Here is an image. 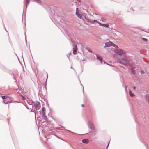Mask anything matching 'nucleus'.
Here are the masks:
<instances>
[{
    "mask_svg": "<svg viewBox=\"0 0 149 149\" xmlns=\"http://www.w3.org/2000/svg\"><path fill=\"white\" fill-rule=\"evenodd\" d=\"M45 109L44 107H43L42 108V111H44V110Z\"/></svg>",
    "mask_w": 149,
    "mask_h": 149,
    "instance_id": "27",
    "label": "nucleus"
},
{
    "mask_svg": "<svg viewBox=\"0 0 149 149\" xmlns=\"http://www.w3.org/2000/svg\"><path fill=\"white\" fill-rule=\"evenodd\" d=\"M68 39L69 40H70L72 44L73 45V46H74V41L72 40V39H71V38L70 37H69L68 38Z\"/></svg>",
    "mask_w": 149,
    "mask_h": 149,
    "instance_id": "15",
    "label": "nucleus"
},
{
    "mask_svg": "<svg viewBox=\"0 0 149 149\" xmlns=\"http://www.w3.org/2000/svg\"><path fill=\"white\" fill-rule=\"evenodd\" d=\"M82 141L83 143H87L89 142V140L88 139H84L82 140Z\"/></svg>",
    "mask_w": 149,
    "mask_h": 149,
    "instance_id": "10",
    "label": "nucleus"
},
{
    "mask_svg": "<svg viewBox=\"0 0 149 149\" xmlns=\"http://www.w3.org/2000/svg\"><path fill=\"white\" fill-rule=\"evenodd\" d=\"M133 89H136V87H135V86H134V87H133Z\"/></svg>",
    "mask_w": 149,
    "mask_h": 149,
    "instance_id": "35",
    "label": "nucleus"
},
{
    "mask_svg": "<svg viewBox=\"0 0 149 149\" xmlns=\"http://www.w3.org/2000/svg\"><path fill=\"white\" fill-rule=\"evenodd\" d=\"M81 106L82 107H84L85 106V105L84 104H82L81 105Z\"/></svg>",
    "mask_w": 149,
    "mask_h": 149,
    "instance_id": "34",
    "label": "nucleus"
},
{
    "mask_svg": "<svg viewBox=\"0 0 149 149\" xmlns=\"http://www.w3.org/2000/svg\"><path fill=\"white\" fill-rule=\"evenodd\" d=\"M72 149H77V148H75L74 147H73V146L72 147Z\"/></svg>",
    "mask_w": 149,
    "mask_h": 149,
    "instance_id": "28",
    "label": "nucleus"
},
{
    "mask_svg": "<svg viewBox=\"0 0 149 149\" xmlns=\"http://www.w3.org/2000/svg\"><path fill=\"white\" fill-rule=\"evenodd\" d=\"M5 30H6V31H7V30H6V29H5Z\"/></svg>",
    "mask_w": 149,
    "mask_h": 149,
    "instance_id": "45",
    "label": "nucleus"
},
{
    "mask_svg": "<svg viewBox=\"0 0 149 149\" xmlns=\"http://www.w3.org/2000/svg\"><path fill=\"white\" fill-rule=\"evenodd\" d=\"M22 97L23 100H24L25 99V98L22 95Z\"/></svg>",
    "mask_w": 149,
    "mask_h": 149,
    "instance_id": "32",
    "label": "nucleus"
},
{
    "mask_svg": "<svg viewBox=\"0 0 149 149\" xmlns=\"http://www.w3.org/2000/svg\"><path fill=\"white\" fill-rule=\"evenodd\" d=\"M47 77H48V76H47V78L46 79V82H45V86H44V88H45L46 90L47 89L46 85H47Z\"/></svg>",
    "mask_w": 149,
    "mask_h": 149,
    "instance_id": "19",
    "label": "nucleus"
},
{
    "mask_svg": "<svg viewBox=\"0 0 149 149\" xmlns=\"http://www.w3.org/2000/svg\"><path fill=\"white\" fill-rule=\"evenodd\" d=\"M96 22L98 23L99 25L100 26H102L105 27V28H109V25L108 24H102L100 23L99 22L97 21Z\"/></svg>",
    "mask_w": 149,
    "mask_h": 149,
    "instance_id": "6",
    "label": "nucleus"
},
{
    "mask_svg": "<svg viewBox=\"0 0 149 149\" xmlns=\"http://www.w3.org/2000/svg\"><path fill=\"white\" fill-rule=\"evenodd\" d=\"M104 62V64H106L107 63L106 62H105V61H103Z\"/></svg>",
    "mask_w": 149,
    "mask_h": 149,
    "instance_id": "36",
    "label": "nucleus"
},
{
    "mask_svg": "<svg viewBox=\"0 0 149 149\" xmlns=\"http://www.w3.org/2000/svg\"><path fill=\"white\" fill-rule=\"evenodd\" d=\"M43 119H45V121L46 120H47V116H45Z\"/></svg>",
    "mask_w": 149,
    "mask_h": 149,
    "instance_id": "26",
    "label": "nucleus"
},
{
    "mask_svg": "<svg viewBox=\"0 0 149 149\" xmlns=\"http://www.w3.org/2000/svg\"><path fill=\"white\" fill-rule=\"evenodd\" d=\"M34 107L37 109V110H39L40 108V104L39 102L36 101L34 103Z\"/></svg>",
    "mask_w": 149,
    "mask_h": 149,
    "instance_id": "3",
    "label": "nucleus"
},
{
    "mask_svg": "<svg viewBox=\"0 0 149 149\" xmlns=\"http://www.w3.org/2000/svg\"><path fill=\"white\" fill-rule=\"evenodd\" d=\"M76 14L79 17V18L80 19L81 18L82 16L81 14L79 13L78 12H76Z\"/></svg>",
    "mask_w": 149,
    "mask_h": 149,
    "instance_id": "13",
    "label": "nucleus"
},
{
    "mask_svg": "<svg viewBox=\"0 0 149 149\" xmlns=\"http://www.w3.org/2000/svg\"><path fill=\"white\" fill-rule=\"evenodd\" d=\"M36 113H35V115H36Z\"/></svg>",
    "mask_w": 149,
    "mask_h": 149,
    "instance_id": "48",
    "label": "nucleus"
},
{
    "mask_svg": "<svg viewBox=\"0 0 149 149\" xmlns=\"http://www.w3.org/2000/svg\"><path fill=\"white\" fill-rule=\"evenodd\" d=\"M8 101H7L6 102H4V100L3 101V103H4V104H7L8 103Z\"/></svg>",
    "mask_w": 149,
    "mask_h": 149,
    "instance_id": "23",
    "label": "nucleus"
},
{
    "mask_svg": "<svg viewBox=\"0 0 149 149\" xmlns=\"http://www.w3.org/2000/svg\"><path fill=\"white\" fill-rule=\"evenodd\" d=\"M112 42L111 41H109V42H107L105 43V45L104 47H110L111 46Z\"/></svg>",
    "mask_w": 149,
    "mask_h": 149,
    "instance_id": "8",
    "label": "nucleus"
},
{
    "mask_svg": "<svg viewBox=\"0 0 149 149\" xmlns=\"http://www.w3.org/2000/svg\"><path fill=\"white\" fill-rule=\"evenodd\" d=\"M45 115H44V114L43 115H42V117L43 118H44V117H45Z\"/></svg>",
    "mask_w": 149,
    "mask_h": 149,
    "instance_id": "30",
    "label": "nucleus"
},
{
    "mask_svg": "<svg viewBox=\"0 0 149 149\" xmlns=\"http://www.w3.org/2000/svg\"><path fill=\"white\" fill-rule=\"evenodd\" d=\"M145 98L146 101L149 104V95H146Z\"/></svg>",
    "mask_w": 149,
    "mask_h": 149,
    "instance_id": "12",
    "label": "nucleus"
},
{
    "mask_svg": "<svg viewBox=\"0 0 149 149\" xmlns=\"http://www.w3.org/2000/svg\"><path fill=\"white\" fill-rule=\"evenodd\" d=\"M117 62L124 65H130L131 64L130 61L124 58L118 59L117 60Z\"/></svg>",
    "mask_w": 149,
    "mask_h": 149,
    "instance_id": "1",
    "label": "nucleus"
},
{
    "mask_svg": "<svg viewBox=\"0 0 149 149\" xmlns=\"http://www.w3.org/2000/svg\"><path fill=\"white\" fill-rule=\"evenodd\" d=\"M27 109H29V108H27Z\"/></svg>",
    "mask_w": 149,
    "mask_h": 149,
    "instance_id": "46",
    "label": "nucleus"
},
{
    "mask_svg": "<svg viewBox=\"0 0 149 149\" xmlns=\"http://www.w3.org/2000/svg\"><path fill=\"white\" fill-rule=\"evenodd\" d=\"M35 102H34L32 100H31V101L30 102H31V103H34Z\"/></svg>",
    "mask_w": 149,
    "mask_h": 149,
    "instance_id": "29",
    "label": "nucleus"
},
{
    "mask_svg": "<svg viewBox=\"0 0 149 149\" xmlns=\"http://www.w3.org/2000/svg\"><path fill=\"white\" fill-rule=\"evenodd\" d=\"M71 68H72V66H71Z\"/></svg>",
    "mask_w": 149,
    "mask_h": 149,
    "instance_id": "42",
    "label": "nucleus"
},
{
    "mask_svg": "<svg viewBox=\"0 0 149 149\" xmlns=\"http://www.w3.org/2000/svg\"><path fill=\"white\" fill-rule=\"evenodd\" d=\"M96 58L97 59L99 60L101 63H102L103 62L102 58L100 56H98L97 55H96Z\"/></svg>",
    "mask_w": 149,
    "mask_h": 149,
    "instance_id": "9",
    "label": "nucleus"
},
{
    "mask_svg": "<svg viewBox=\"0 0 149 149\" xmlns=\"http://www.w3.org/2000/svg\"><path fill=\"white\" fill-rule=\"evenodd\" d=\"M1 97L3 99H5L6 98V97L5 96H1Z\"/></svg>",
    "mask_w": 149,
    "mask_h": 149,
    "instance_id": "21",
    "label": "nucleus"
},
{
    "mask_svg": "<svg viewBox=\"0 0 149 149\" xmlns=\"http://www.w3.org/2000/svg\"><path fill=\"white\" fill-rule=\"evenodd\" d=\"M85 18L88 22H89L92 23V24H95L94 23V22H97V20H92L88 18H87L86 17H85Z\"/></svg>",
    "mask_w": 149,
    "mask_h": 149,
    "instance_id": "5",
    "label": "nucleus"
},
{
    "mask_svg": "<svg viewBox=\"0 0 149 149\" xmlns=\"http://www.w3.org/2000/svg\"><path fill=\"white\" fill-rule=\"evenodd\" d=\"M142 39L143 40L146 41H147L148 40L147 39L145 38H142Z\"/></svg>",
    "mask_w": 149,
    "mask_h": 149,
    "instance_id": "20",
    "label": "nucleus"
},
{
    "mask_svg": "<svg viewBox=\"0 0 149 149\" xmlns=\"http://www.w3.org/2000/svg\"><path fill=\"white\" fill-rule=\"evenodd\" d=\"M30 2V0H26V8L27 7V4H29Z\"/></svg>",
    "mask_w": 149,
    "mask_h": 149,
    "instance_id": "16",
    "label": "nucleus"
},
{
    "mask_svg": "<svg viewBox=\"0 0 149 149\" xmlns=\"http://www.w3.org/2000/svg\"><path fill=\"white\" fill-rule=\"evenodd\" d=\"M135 68H132L131 70V72L132 73H133L134 74H136V71H137L136 70H135Z\"/></svg>",
    "mask_w": 149,
    "mask_h": 149,
    "instance_id": "11",
    "label": "nucleus"
},
{
    "mask_svg": "<svg viewBox=\"0 0 149 149\" xmlns=\"http://www.w3.org/2000/svg\"><path fill=\"white\" fill-rule=\"evenodd\" d=\"M129 95L131 97H133L134 96V94L130 91H129Z\"/></svg>",
    "mask_w": 149,
    "mask_h": 149,
    "instance_id": "18",
    "label": "nucleus"
},
{
    "mask_svg": "<svg viewBox=\"0 0 149 149\" xmlns=\"http://www.w3.org/2000/svg\"><path fill=\"white\" fill-rule=\"evenodd\" d=\"M78 8H76V12H78Z\"/></svg>",
    "mask_w": 149,
    "mask_h": 149,
    "instance_id": "31",
    "label": "nucleus"
},
{
    "mask_svg": "<svg viewBox=\"0 0 149 149\" xmlns=\"http://www.w3.org/2000/svg\"><path fill=\"white\" fill-rule=\"evenodd\" d=\"M77 1H79V2H80V0H77Z\"/></svg>",
    "mask_w": 149,
    "mask_h": 149,
    "instance_id": "39",
    "label": "nucleus"
},
{
    "mask_svg": "<svg viewBox=\"0 0 149 149\" xmlns=\"http://www.w3.org/2000/svg\"><path fill=\"white\" fill-rule=\"evenodd\" d=\"M114 51L115 53H116L120 55L125 54V51H123L122 49H118V48L115 49Z\"/></svg>",
    "mask_w": 149,
    "mask_h": 149,
    "instance_id": "2",
    "label": "nucleus"
},
{
    "mask_svg": "<svg viewBox=\"0 0 149 149\" xmlns=\"http://www.w3.org/2000/svg\"><path fill=\"white\" fill-rule=\"evenodd\" d=\"M88 127L90 129L94 130L95 129L94 125L93 123L91 121H89L88 123Z\"/></svg>",
    "mask_w": 149,
    "mask_h": 149,
    "instance_id": "4",
    "label": "nucleus"
},
{
    "mask_svg": "<svg viewBox=\"0 0 149 149\" xmlns=\"http://www.w3.org/2000/svg\"><path fill=\"white\" fill-rule=\"evenodd\" d=\"M67 131H68L70 132H71L70 131V130H67Z\"/></svg>",
    "mask_w": 149,
    "mask_h": 149,
    "instance_id": "41",
    "label": "nucleus"
},
{
    "mask_svg": "<svg viewBox=\"0 0 149 149\" xmlns=\"http://www.w3.org/2000/svg\"><path fill=\"white\" fill-rule=\"evenodd\" d=\"M73 53L74 54H76L77 53V45H75L74 47H73Z\"/></svg>",
    "mask_w": 149,
    "mask_h": 149,
    "instance_id": "7",
    "label": "nucleus"
},
{
    "mask_svg": "<svg viewBox=\"0 0 149 149\" xmlns=\"http://www.w3.org/2000/svg\"><path fill=\"white\" fill-rule=\"evenodd\" d=\"M63 127V128H64V127Z\"/></svg>",
    "mask_w": 149,
    "mask_h": 149,
    "instance_id": "44",
    "label": "nucleus"
},
{
    "mask_svg": "<svg viewBox=\"0 0 149 149\" xmlns=\"http://www.w3.org/2000/svg\"><path fill=\"white\" fill-rule=\"evenodd\" d=\"M33 2L35 1L36 3L39 4H41V1L40 0H33Z\"/></svg>",
    "mask_w": 149,
    "mask_h": 149,
    "instance_id": "14",
    "label": "nucleus"
},
{
    "mask_svg": "<svg viewBox=\"0 0 149 149\" xmlns=\"http://www.w3.org/2000/svg\"><path fill=\"white\" fill-rule=\"evenodd\" d=\"M132 10L133 12H134V10L133 9H132Z\"/></svg>",
    "mask_w": 149,
    "mask_h": 149,
    "instance_id": "40",
    "label": "nucleus"
},
{
    "mask_svg": "<svg viewBox=\"0 0 149 149\" xmlns=\"http://www.w3.org/2000/svg\"><path fill=\"white\" fill-rule=\"evenodd\" d=\"M88 51L89 52H90V53H92V51L91 50V49H88Z\"/></svg>",
    "mask_w": 149,
    "mask_h": 149,
    "instance_id": "25",
    "label": "nucleus"
},
{
    "mask_svg": "<svg viewBox=\"0 0 149 149\" xmlns=\"http://www.w3.org/2000/svg\"><path fill=\"white\" fill-rule=\"evenodd\" d=\"M27 109H29V108H27Z\"/></svg>",
    "mask_w": 149,
    "mask_h": 149,
    "instance_id": "47",
    "label": "nucleus"
},
{
    "mask_svg": "<svg viewBox=\"0 0 149 149\" xmlns=\"http://www.w3.org/2000/svg\"><path fill=\"white\" fill-rule=\"evenodd\" d=\"M31 111H32V110H31V111H30V112H31Z\"/></svg>",
    "mask_w": 149,
    "mask_h": 149,
    "instance_id": "43",
    "label": "nucleus"
},
{
    "mask_svg": "<svg viewBox=\"0 0 149 149\" xmlns=\"http://www.w3.org/2000/svg\"><path fill=\"white\" fill-rule=\"evenodd\" d=\"M109 143H108V145H107V147H106V149H107V148H108V146H109Z\"/></svg>",
    "mask_w": 149,
    "mask_h": 149,
    "instance_id": "33",
    "label": "nucleus"
},
{
    "mask_svg": "<svg viewBox=\"0 0 149 149\" xmlns=\"http://www.w3.org/2000/svg\"><path fill=\"white\" fill-rule=\"evenodd\" d=\"M112 44H111V46H113L116 48H118V45H116L115 44L113 43L112 42Z\"/></svg>",
    "mask_w": 149,
    "mask_h": 149,
    "instance_id": "17",
    "label": "nucleus"
},
{
    "mask_svg": "<svg viewBox=\"0 0 149 149\" xmlns=\"http://www.w3.org/2000/svg\"><path fill=\"white\" fill-rule=\"evenodd\" d=\"M106 64L107 65H109V64H108V63H106Z\"/></svg>",
    "mask_w": 149,
    "mask_h": 149,
    "instance_id": "37",
    "label": "nucleus"
},
{
    "mask_svg": "<svg viewBox=\"0 0 149 149\" xmlns=\"http://www.w3.org/2000/svg\"><path fill=\"white\" fill-rule=\"evenodd\" d=\"M81 85L82 86H83V91L84 87H83V85L82 84H81Z\"/></svg>",
    "mask_w": 149,
    "mask_h": 149,
    "instance_id": "38",
    "label": "nucleus"
},
{
    "mask_svg": "<svg viewBox=\"0 0 149 149\" xmlns=\"http://www.w3.org/2000/svg\"><path fill=\"white\" fill-rule=\"evenodd\" d=\"M42 115H45V112L44 111H42Z\"/></svg>",
    "mask_w": 149,
    "mask_h": 149,
    "instance_id": "24",
    "label": "nucleus"
},
{
    "mask_svg": "<svg viewBox=\"0 0 149 149\" xmlns=\"http://www.w3.org/2000/svg\"><path fill=\"white\" fill-rule=\"evenodd\" d=\"M25 40L26 43H27V40H26V33H25Z\"/></svg>",
    "mask_w": 149,
    "mask_h": 149,
    "instance_id": "22",
    "label": "nucleus"
}]
</instances>
